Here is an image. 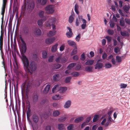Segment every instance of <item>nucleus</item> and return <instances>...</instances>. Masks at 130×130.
<instances>
[{
    "label": "nucleus",
    "mask_w": 130,
    "mask_h": 130,
    "mask_svg": "<svg viewBox=\"0 0 130 130\" xmlns=\"http://www.w3.org/2000/svg\"><path fill=\"white\" fill-rule=\"evenodd\" d=\"M19 47L20 54L19 56L23 63L24 68V31L20 32L19 36Z\"/></svg>",
    "instance_id": "obj_1"
},
{
    "label": "nucleus",
    "mask_w": 130,
    "mask_h": 130,
    "mask_svg": "<svg viewBox=\"0 0 130 130\" xmlns=\"http://www.w3.org/2000/svg\"><path fill=\"white\" fill-rule=\"evenodd\" d=\"M28 60L26 56H25V67L27 69L29 72L32 73L33 72L35 71L36 69V66L35 62L32 61L30 63L29 66Z\"/></svg>",
    "instance_id": "obj_2"
},
{
    "label": "nucleus",
    "mask_w": 130,
    "mask_h": 130,
    "mask_svg": "<svg viewBox=\"0 0 130 130\" xmlns=\"http://www.w3.org/2000/svg\"><path fill=\"white\" fill-rule=\"evenodd\" d=\"M21 94L22 101V106L23 110V117L24 115V83H23L21 86Z\"/></svg>",
    "instance_id": "obj_3"
},
{
    "label": "nucleus",
    "mask_w": 130,
    "mask_h": 130,
    "mask_svg": "<svg viewBox=\"0 0 130 130\" xmlns=\"http://www.w3.org/2000/svg\"><path fill=\"white\" fill-rule=\"evenodd\" d=\"M34 7V4L33 1H30L29 2H27L26 4H25V10L26 8H27L29 9V11H31L33 9Z\"/></svg>",
    "instance_id": "obj_4"
},
{
    "label": "nucleus",
    "mask_w": 130,
    "mask_h": 130,
    "mask_svg": "<svg viewBox=\"0 0 130 130\" xmlns=\"http://www.w3.org/2000/svg\"><path fill=\"white\" fill-rule=\"evenodd\" d=\"M56 21V19L55 18H52L48 19L46 22L45 25L46 27H50L53 24H54Z\"/></svg>",
    "instance_id": "obj_5"
},
{
    "label": "nucleus",
    "mask_w": 130,
    "mask_h": 130,
    "mask_svg": "<svg viewBox=\"0 0 130 130\" xmlns=\"http://www.w3.org/2000/svg\"><path fill=\"white\" fill-rule=\"evenodd\" d=\"M46 12L47 14H50L53 13L54 11V10L53 7V6L49 5L46 6L45 8Z\"/></svg>",
    "instance_id": "obj_6"
},
{
    "label": "nucleus",
    "mask_w": 130,
    "mask_h": 130,
    "mask_svg": "<svg viewBox=\"0 0 130 130\" xmlns=\"http://www.w3.org/2000/svg\"><path fill=\"white\" fill-rule=\"evenodd\" d=\"M6 3V0H3V3L1 11V14H2V21H3L4 19V15L5 11Z\"/></svg>",
    "instance_id": "obj_7"
},
{
    "label": "nucleus",
    "mask_w": 130,
    "mask_h": 130,
    "mask_svg": "<svg viewBox=\"0 0 130 130\" xmlns=\"http://www.w3.org/2000/svg\"><path fill=\"white\" fill-rule=\"evenodd\" d=\"M94 68L95 69H100L103 68L104 67V65L101 62H97L94 66Z\"/></svg>",
    "instance_id": "obj_8"
},
{
    "label": "nucleus",
    "mask_w": 130,
    "mask_h": 130,
    "mask_svg": "<svg viewBox=\"0 0 130 130\" xmlns=\"http://www.w3.org/2000/svg\"><path fill=\"white\" fill-rule=\"evenodd\" d=\"M55 38L54 37L48 38L45 40V43L48 44H51L55 41Z\"/></svg>",
    "instance_id": "obj_9"
},
{
    "label": "nucleus",
    "mask_w": 130,
    "mask_h": 130,
    "mask_svg": "<svg viewBox=\"0 0 130 130\" xmlns=\"http://www.w3.org/2000/svg\"><path fill=\"white\" fill-rule=\"evenodd\" d=\"M67 28L69 31L68 32H67L66 34L67 37L68 38H71L72 37L73 35L72 30L71 28L69 27H67Z\"/></svg>",
    "instance_id": "obj_10"
},
{
    "label": "nucleus",
    "mask_w": 130,
    "mask_h": 130,
    "mask_svg": "<svg viewBox=\"0 0 130 130\" xmlns=\"http://www.w3.org/2000/svg\"><path fill=\"white\" fill-rule=\"evenodd\" d=\"M44 11H41L39 12L38 15L41 18H42L44 21H45L46 20V17L43 15L44 13Z\"/></svg>",
    "instance_id": "obj_11"
},
{
    "label": "nucleus",
    "mask_w": 130,
    "mask_h": 130,
    "mask_svg": "<svg viewBox=\"0 0 130 130\" xmlns=\"http://www.w3.org/2000/svg\"><path fill=\"white\" fill-rule=\"evenodd\" d=\"M71 101L70 100L67 101L64 106V107L65 108H68L70 106L71 104Z\"/></svg>",
    "instance_id": "obj_12"
},
{
    "label": "nucleus",
    "mask_w": 130,
    "mask_h": 130,
    "mask_svg": "<svg viewBox=\"0 0 130 130\" xmlns=\"http://www.w3.org/2000/svg\"><path fill=\"white\" fill-rule=\"evenodd\" d=\"M130 7L129 5H125L123 7V10L126 13H128Z\"/></svg>",
    "instance_id": "obj_13"
},
{
    "label": "nucleus",
    "mask_w": 130,
    "mask_h": 130,
    "mask_svg": "<svg viewBox=\"0 0 130 130\" xmlns=\"http://www.w3.org/2000/svg\"><path fill=\"white\" fill-rule=\"evenodd\" d=\"M67 90V88L66 87H60L58 89L60 93H63L64 92Z\"/></svg>",
    "instance_id": "obj_14"
},
{
    "label": "nucleus",
    "mask_w": 130,
    "mask_h": 130,
    "mask_svg": "<svg viewBox=\"0 0 130 130\" xmlns=\"http://www.w3.org/2000/svg\"><path fill=\"white\" fill-rule=\"evenodd\" d=\"M32 119L34 122L37 123L39 120L38 117L36 115H34L32 116Z\"/></svg>",
    "instance_id": "obj_15"
},
{
    "label": "nucleus",
    "mask_w": 130,
    "mask_h": 130,
    "mask_svg": "<svg viewBox=\"0 0 130 130\" xmlns=\"http://www.w3.org/2000/svg\"><path fill=\"white\" fill-rule=\"evenodd\" d=\"M84 118L82 117L76 118L74 120V122L76 123H78L84 120Z\"/></svg>",
    "instance_id": "obj_16"
},
{
    "label": "nucleus",
    "mask_w": 130,
    "mask_h": 130,
    "mask_svg": "<svg viewBox=\"0 0 130 130\" xmlns=\"http://www.w3.org/2000/svg\"><path fill=\"white\" fill-rule=\"evenodd\" d=\"M120 33L121 35L123 37H128L129 35L128 32L125 31H121Z\"/></svg>",
    "instance_id": "obj_17"
},
{
    "label": "nucleus",
    "mask_w": 130,
    "mask_h": 130,
    "mask_svg": "<svg viewBox=\"0 0 130 130\" xmlns=\"http://www.w3.org/2000/svg\"><path fill=\"white\" fill-rule=\"evenodd\" d=\"M56 33L55 30L50 31L47 34V36L48 37H51L54 35Z\"/></svg>",
    "instance_id": "obj_18"
},
{
    "label": "nucleus",
    "mask_w": 130,
    "mask_h": 130,
    "mask_svg": "<svg viewBox=\"0 0 130 130\" xmlns=\"http://www.w3.org/2000/svg\"><path fill=\"white\" fill-rule=\"evenodd\" d=\"M59 74H56L54 75L53 77V80L55 81H57L59 79Z\"/></svg>",
    "instance_id": "obj_19"
},
{
    "label": "nucleus",
    "mask_w": 130,
    "mask_h": 130,
    "mask_svg": "<svg viewBox=\"0 0 130 130\" xmlns=\"http://www.w3.org/2000/svg\"><path fill=\"white\" fill-rule=\"evenodd\" d=\"M93 67L91 66H87L85 67V70L86 71L88 72H92V70Z\"/></svg>",
    "instance_id": "obj_20"
},
{
    "label": "nucleus",
    "mask_w": 130,
    "mask_h": 130,
    "mask_svg": "<svg viewBox=\"0 0 130 130\" xmlns=\"http://www.w3.org/2000/svg\"><path fill=\"white\" fill-rule=\"evenodd\" d=\"M61 64L56 63L54 64L53 67V69H59L61 66Z\"/></svg>",
    "instance_id": "obj_21"
},
{
    "label": "nucleus",
    "mask_w": 130,
    "mask_h": 130,
    "mask_svg": "<svg viewBox=\"0 0 130 130\" xmlns=\"http://www.w3.org/2000/svg\"><path fill=\"white\" fill-rule=\"evenodd\" d=\"M50 88V85L48 84L47 85L43 91L44 93H47L49 91Z\"/></svg>",
    "instance_id": "obj_22"
},
{
    "label": "nucleus",
    "mask_w": 130,
    "mask_h": 130,
    "mask_svg": "<svg viewBox=\"0 0 130 130\" xmlns=\"http://www.w3.org/2000/svg\"><path fill=\"white\" fill-rule=\"evenodd\" d=\"M94 61L93 60H88L85 63V65L86 66L91 65L92 64L94 63Z\"/></svg>",
    "instance_id": "obj_23"
},
{
    "label": "nucleus",
    "mask_w": 130,
    "mask_h": 130,
    "mask_svg": "<svg viewBox=\"0 0 130 130\" xmlns=\"http://www.w3.org/2000/svg\"><path fill=\"white\" fill-rule=\"evenodd\" d=\"M58 45V44L56 43L52 46L51 48V51L52 52H55L56 51Z\"/></svg>",
    "instance_id": "obj_24"
},
{
    "label": "nucleus",
    "mask_w": 130,
    "mask_h": 130,
    "mask_svg": "<svg viewBox=\"0 0 130 130\" xmlns=\"http://www.w3.org/2000/svg\"><path fill=\"white\" fill-rule=\"evenodd\" d=\"M38 2L40 3L42 5H45L47 2V0H37Z\"/></svg>",
    "instance_id": "obj_25"
},
{
    "label": "nucleus",
    "mask_w": 130,
    "mask_h": 130,
    "mask_svg": "<svg viewBox=\"0 0 130 130\" xmlns=\"http://www.w3.org/2000/svg\"><path fill=\"white\" fill-rule=\"evenodd\" d=\"M76 65V63H71L67 67V68L69 69H71L75 66Z\"/></svg>",
    "instance_id": "obj_26"
},
{
    "label": "nucleus",
    "mask_w": 130,
    "mask_h": 130,
    "mask_svg": "<svg viewBox=\"0 0 130 130\" xmlns=\"http://www.w3.org/2000/svg\"><path fill=\"white\" fill-rule=\"evenodd\" d=\"M60 114L59 111L58 110L54 111L52 113L53 116L54 117L57 116L59 115Z\"/></svg>",
    "instance_id": "obj_27"
},
{
    "label": "nucleus",
    "mask_w": 130,
    "mask_h": 130,
    "mask_svg": "<svg viewBox=\"0 0 130 130\" xmlns=\"http://www.w3.org/2000/svg\"><path fill=\"white\" fill-rule=\"evenodd\" d=\"M116 60L117 62L120 63L122 61L121 57L119 56H117L116 57Z\"/></svg>",
    "instance_id": "obj_28"
},
{
    "label": "nucleus",
    "mask_w": 130,
    "mask_h": 130,
    "mask_svg": "<svg viewBox=\"0 0 130 130\" xmlns=\"http://www.w3.org/2000/svg\"><path fill=\"white\" fill-rule=\"evenodd\" d=\"M67 43L68 45L70 46H72L76 45L75 42L73 41H71V40H69L68 41Z\"/></svg>",
    "instance_id": "obj_29"
},
{
    "label": "nucleus",
    "mask_w": 130,
    "mask_h": 130,
    "mask_svg": "<svg viewBox=\"0 0 130 130\" xmlns=\"http://www.w3.org/2000/svg\"><path fill=\"white\" fill-rule=\"evenodd\" d=\"M76 48L74 49L70 53V55L71 56H72L74 55L75 54H77V46H75Z\"/></svg>",
    "instance_id": "obj_30"
},
{
    "label": "nucleus",
    "mask_w": 130,
    "mask_h": 130,
    "mask_svg": "<svg viewBox=\"0 0 130 130\" xmlns=\"http://www.w3.org/2000/svg\"><path fill=\"white\" fill-rule=\"evenodd\" d=\"M41 34V30L39 28H36L35 34L36 35H40Z\"/></svg>",
    "instance_id": "obj_31"
},
{
    "label": "nucleus",
    "mask_w": 130,
    "mask_h": 130,
    "mask_svg": "<svg viewBox=\"0 0 130 130\" xmlns=\"http://www.w3.org/2000/svg\"><path fill=\"white\" fill-rule=\"evenodd\" d=\"M58 129L61 130L64 128V124H59L58 125Z\"/></svg>",
    "instance_id": "obj_32"
},
{
    "label": "nucleus",
    "mask_w": 130,
    "mask_h": 130,
    "mask_svg": "<svg viewBox=\"0 0 130 130\" xmlns=\"http://www.w3.org/2000/svg\"><path fill=\"white\" fill-rule=\"evenodd\" d=\"M43 21H44L43 20V19L39 20L37 21V24L39 27L42 26Z\"/></svg>",
    "instance_id": "obj_33"
},
{
    "label": "nucleus",
    "mask_w": 130,
    "mask_h": 130,
    "mask_svg": "<svg viewBox=\"0 0 130 130\" xmlns=\"http://www.w3.org/2000/svg\"><path fill=\"white\" fill-rule=\"evenodd\" d=\"M104 66L106 68L108 69L111 68L112 67V65L111 63L107 62L105 63Z\"/></svg>",
    "instance_id": "obj_34"
},
{
    "label": "nucleus",
    "mask_w": 130,
    "mask_h": 130,
    "mask_svg": "<svg viewBox=\"0 0 130 130\" xmlns=\"http://www.w3.org/2000/svg\"><path fill=\"white\" fill-rule=\"evenodd\" d=\"M71 75L73 76L76 77L79 76V74L78 72L74 71L71 73Z\"/></svg>",
    "instance_id": "obj_35"
},
{
    "label": "nucleus",
    "mask_w": 130,
    "mask_h": 130,
    "mask_svg": "<svg viewBox=\"0 0 130 130\" xmlns=\"http://www.w3.org/2000/svg\"><path fill=\"white\" fill-rule=\"evenodd\" d=\"M42 55L43 58H45L47 57V53L46 51H43L42 52Z\"/></svg>",
    "instance_id": "obj_36"
},
{
    "label": "nucleus",
    "mask_w": 130,
    "mask_h": 130,
    "mask_svg": "<svg viewBox=\"0 0 130 130\" xmlns=\"http://www.w3.org/2000/svg\"><path fill=\"white\" fill-rule=\"evenodd\" d=\"M71 77H66L64 79V82L66 83H68L70 82Z\"/></svg>",
    "instance_id": "obj_37"
},
{
    "label": "nucleus",
    "mask_w": 130,
    "mask_h": 130,
    "mask_svg": "<svg viewBox=\"0 0 130 130\" xmlns=\"http://www.w3.org/2000/svg\"><path fill=\"white\" fill-rule=\"evenodd\" d=\"M119 24L120 25L122 26L123 27L124 26L125 23L123 19H121L120 20Z\"/></svg>",
    "instance_id": "obj_38"
},
{
    "label": "nucleus",
    "mask_w": 130,
    "mask_h": 130,
    "mask_svg": "<svg viewBox=\"0 0 130 130\" xmlns=\"http://www.w3.org/2000/svg\"><path fill=\"white\" fill-rule=\"evenodd\" d=\"M66 119V117H62L58 119V121L60 122H62L65 121Z\"/></svg>",
    "instance_id": "obj_39"
},
{
    "label": "nucleus",
    "mask_w": 130,
    "mask_h": 130,
    "mask_svg": "<svg viewBox=\"0 0 130 130\" xmlns=\"http://www.w3.org/2000/svg\"><path fill=\"white\" fill-rule=\"evenodd\" d=\"M98 117L99 115H94L93 119V122H96L98 120Z\"/></svg>",
    "instance_id": "obj_40"
},
{
    "label": "nucleus",
    "mask_w": 130,
    "mask_h": 130,
    "mask_svg": "<svg viewBox=\"0 0 130 130\" xmlns=\"http://www.w3.org/2000/svg\"><path fill=\"white\" fill-rule=\"evenodd\" d=\"M74 17L70 16L69 19V22L70 23H72L74 20Z\"/></svg>",
    "instance_id": "obj_41"
},
{
    "label": "nucleus",
    "mask_w": 130,
    "mask_h": 130,
    "mask_svg": "<svg viewBox=\"0 0 130 130\" xmlns=\"http://www.w3.org/2000/svg\"><path fill=\"white\" fill-rule=\"evenodd\" d=\"M80 22V20L78 18H76L75 20V25L76 26H79Z\"/></svg>",
    "instance_id": "obj_42"
},
{
    "label": "nucleus",
    "mask_w": 130,
    "mask_h": 130,
    "mask_svg": "<svg viewBox=\"0 0 130 130\" xmlns=\"http://www.w3.org/2000/svg\"><path fill=\"white\" fill-rule=\"evenodd\" d=\"M59 94H56L52 96V99L55 100H57L59 99Z\"/></svg>",
    "instance_id": "obj_43"
},
{
    "label": "nucleus",
    "mask_w": 130,
    "mask_h": 130,
    "mask_svg": "<svg viewBox=\"0 0 130 130\" xmlns=\"http://www.w3.org/2000/svg\"><path fill=\"white\" fill-rule=\"evenodd\" d=\"M73 124H71L69 125L67 127L68 130H72L73 128Z\"/></svg>",
    "instance_id": "obj_44"
},
{
    "label": "nucleus",
    "mask_w": 130,
    "mask_h": 130,
    "mask_svg": "<svg viewBox=\"0 0 130 130\" xmlns=\"http://www.w3.org/2000/svg\"><path fill=\"white\" fill-rule=\"evenodd\" d=\"M105 38L107 39V42L108 43L110 42L112 39L111 37H110L109 36H106V37Z\"/></svg>",
    "instance_id": "obj_45"
},
{
    "label": "nucleus",
    "mask_w": 130,
    "mask_h": 130,
    "mask_svg": "<svg viewBox=\"0 0 130 130\" xmlns=\"http://www.w3.org/2000/svg\"><path fill=\"white\" fill-rule=\"evenodd\" d=\"M107 32L110 35H112L114 33L113 31V30L111 29H108L107 30Z\"/></svg>",
    "instance_id": "obj_46"
},
{
    "label": "nucleus",
    "mask_w": 130,
    "mask_h": 130,
    "mask_svg": "<svg viewBox=\"0 0 130 130\" xmlns=\"http://www.w3.org/2000/svg\"><path fill=\"white\" fill-rule=\"evenodd\" d=\"M127 86V85L123 83L121 84H120V88L121 89L125 88Z\"/></svg>",
    "instance_id": "obj_47"
},
{
    "label": "nucleus",
    "mask_w": 130,
    "mask_h": 130,
    "mask_svg": "<svg viewBox=\"0 0 130 130\" xmlns=\"http://www.w3.org/2000/svg\"><path fill=\"white\" fill-rule=\"evenodd\" d=\"M53 55L50 56L48 59V61L50 62H52L53 60Z\"/></svg>",
    "instance_id": "obj_48"
},
{
    "label": "nucleus",
    "mask_w": 130,
    "mask_h": 130,
    "mask_svg": "<svg viewBox=\"0 0 130 130\" xmlns=\"http://www.w3.org/2000/svg\"><path fill=\"white\" fill-rule=\"evenodd\" d=\"M67 60L66 59L64 58H62L61 57V60H60V63H65L66 61Z\"/></svg>",
    "instance_id": "obj_49"
},
{
    "label": "nucleus",
    "mask_w": 130,
    "mask_h": 130,
    "mask_svg": "<svg viewBox=\"0 0 130 130\" xmlns=\"http://www.w3.org/2000/svg\"><path fill=\"white\" fill-rule=\"evenodd\" d=\"M53 106L55 108L59 107V104L57 103H53L52 104Z\"/></svg>",
    "instance_id": "obj_50"
},
{
    "label": "nucleus",
    "mask_w": 130,
    "mask_h": 130,
    "mask_svg": "<svg viewBox=\"0 0 130 130\" xmlns=\"http://www.w3.org/2000/svg\"><path fill=\"white\" fill-rule=\"evenodd\" d=\"M85 57L84 53H83L81 55V59L83 61H84L85 59Z\"/></svg>",
    "instance_id": "obj_51"
},
{
    "label": "nucleus",
    "mask_w": 130,
    "mask_h": 130,
    "mask_svg": "<svg viewBox=\"0 0 130 130\" xmlns=\"http://www.w3.org/2000/svg\"><path fill=\"white\" fill-rule=\"evenodd\" d=\"M125 22L129 25H130V20L129 19L125 18Z\"/></svg>",
    "instance_id": "obj_52"
},
{
    "label": "nucleus",
    "mask_w": 130,
    "mask_h": 130,
    "mask_svg": "<svg viewBox=\"0 0 130 130\" xmlns=\"http://www.w3.org/2000/svg\"><path fill=\"white\" fill-rule=\"evenodd\" d=\"M80 38V34L78 35L76 37L75 39L76 41L79 42Z\"/></svg>",
    "instance_id": "obj_53"
},
{
    "label": "nucleus",
    "mask_w": 130,
    "mask_h": 130,
    "mask_svg": "<svg viewBox=\"0 0 130 130\" xmlns=\"http://www.w3.org/2000/svg\"><path fill=\"white\" fill-rule=\"evenodd\" d=\"M73 60L75 61H77L78 60L79 57L77 55H75L73 56Z\"/></svg>",
    "instance_id": "obj_54"
},
{
    "label": "nucleus",
    "mask_w": 130,
    "mask_h": 130,
    "mask_svg": "<svg viewBox=\"0 0 130 130\" xmlns=\"http://www.w3.org/2000/svg\"><path fill=\"white\" fill-rule=\"evenodd\" d=\"M38 96L37 95H34L33 97V101L34 102H36L38 100Z\"/></svg>",
    "instance_id": "obj_55"
},
{
    "label": "nucleus",
    "mask_w": 130,
    "mask_h": 130,
    "mask_svg": "<svg viewBox=\"0 0 130 130\" xmlns=\"http://www.w3.org/2000/svg\"><path fill=\"white\" fill-rule=\"evenodd\" d=\"M108 121L112 123L114 121V120L111 118L110 116H108Z\"/></svg>",
    "instance_id": "obj_56"
},
{
    "label": "nucleus",
    "mask_w": 130,
    "mask_h": 130,
    "mask_svg": "<svg viewBox=\"0 0 130 130\" xmlns=\"http://www.w3.org/2000/svg\"><path fill=\"white\" fill-rule=\"evenodd\" d=\"M61 57L60 56H58L55 59V61L57 62H59L60 61Z\"/></svg>",
    "instance_id": "obj_57"
},
{
    "label": "nucleus",
    "mask_w": 130,
    "mask_h": 130,
    "mask_svg": "<svg viewBox=\"0 0 130 130\" xmlns=\"http://www.w3.org/2000/svg\"><path fill=\"white\" fill-rule=\"evenodd\" d=\"M115 25V23H114L111 21L110 23L109 26L111 28H112L114 27Z\"/></svg>",
    "instance_id": "obj_58"
},
{
    "label": "nucleus",
    "mask_w": 130,
    "mask_h": 130,
    "mask_svg": "<svg viewBox=\"0 0 130 130\" xmlns=\"http://www.w3.org/2000/svg\"><path fill=\"white\" fill-rule=\"evenodd\" d=\"M115 52L116 53H117L119 51V48L118 47H116L114 49Z\"/></svg>",
    "instance_id": "obj_59"
},
{
    "label": "nucleus",
    "mask_w": 130,
    "mask_h": 130,
    "mask_svg": "<svg viewBox=\"0 0 130 130\" xmlns=\"http://www.w3.org/2000/svg\"><path fill=\"white\" fill-rule=\"evenodd\" d=\"M119 13L122 15L124 16V15L123 13V11L120 9H119L118 11Z\"/></svg>",
    "instance_id": "obj_60"
},
{
    "label": "nucleus",
    "mask_w": 130,
    "mask_h": 130,
    "mask_svg": "<svg viewBox=\"0 0 130 130\" xmlns=\"http://www.w3.org/2000/svg\"><path fill=\"white\" fill-rule=\"evenodd\" d=\"M111 124V123L109 121H108L106 123H105L104 124V125H105V127H107L109 124Z\"/></svg>",
    "instance_id": "obj_61"
},
{
    "label": "nucleus",
    "mask_w": 130,
    "mask_h": 130,
    "mask_svg": "<svg viewBox=\"0 0 130 130\" xmlns=\"http://www.w3.org/2000/svg\"><path fill=\"white\" fill-rule=\"evenodd\" d=\"M107 57V54L105 53H104L102 55V57L103 59H105Z\"/></svg>",
    "instance_id": "obj_62"
},
{
    "label": "nucleus",
    "mask_w": 130,
    "mask_h": 130,
    "mask_svg": "<svg viewBox=\"0 0 130 130\" xmlns=\"http://www.w3.org/2000/svg\"><path fill=\"white\" fill-rule=\"evenodd\" d=\"M106 43V40L105 39H104L102 40V45L104 46L105 45Z\"/></svg>",
    "instance_id": "obj_63"
},
{
    "label": "nucleus",
    "mask_w": 130,
    "mask_h": 130,
    "mask_svg": "<svg viewBox=\"0 0 130 130\" xmlns=\"http://www.w3.org/2000/svg\"><path fill=\"white\" fill-rule=\"evenodd\" d=\"M64 48V46L63 45L61 46L60 47V50L61 51H63Z\"/></svg>",
    "instance_id": "obj_64"
}]
</instances>
